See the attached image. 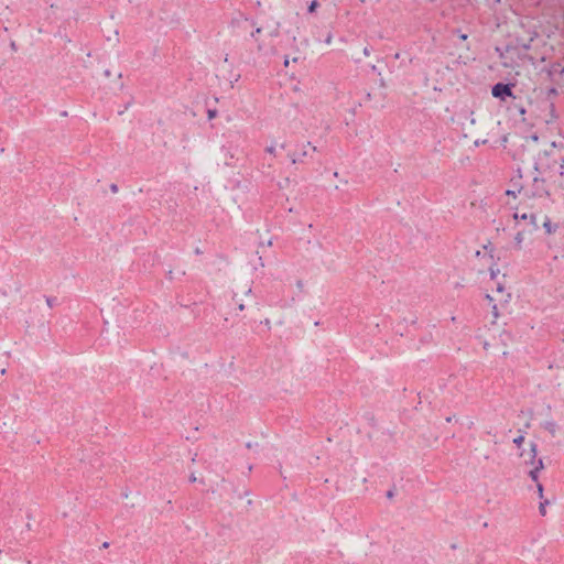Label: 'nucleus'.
<instances>
[{
  "label": "nucleus",
  "instance_id": "f257e3e1",
  "mask_svg": "<svg viewBox=\"0 0 564 564\" xmlns=\"http://www.w3.org/2000/svg\"><path fill=\"white\" fill-rule=\"evenodd\" d=\"M499 269L490 268V278L495 283L491 293H488L486 297L491 303L492 315L495 318L499 316V308L507 306L511 299V293L506 288L505 275H502V281H497Z\"/></svg>",
  "mask_w": 564,
  "mask_h": 564
},
{
  "label": "nucleus",
  "instance_id": "f03ea898",
  "mask_svg": "<svg viewBox=\"0 0 564 564\" xmlns=\"http://www.w3.org/2000/svg\"><path fill=\"white\" fill-rule=\"evenodd\" d=\"M535 32H528V36L525 39H517V41L508 46H506L502 50L497 48L499 52V56L502 59V65L505 67H512L513 66V59L516 56L524 59L532 61L531 57H528L527 55L520 56L521 52H527L531 47V43L535 37Z\"/></svg>",
  "mask_w": 564,
  "mask_h": 564
},
{
  "label": "nucleus",
  "instance_id": "7ed1b4c3",
  "mask_svg": "<svg viewBox=\"0 0 564 564\" xmlns=\"http://www.w3.org/2000/svg\"><path fill=\"white\" fill-rule=\"evenodd\" d=\"M509 339V334L502 330L500 332L498 328H494L485 336L482 345L485 350L490 355L501 354L502 356H506L508 354L507 347Z\"/></svg>",
  "mask_w": 564,
  "mask_h": 564
},
{
  "label": "nucleus",
  "instance_id": "20e7f679",
  "mask_svg": "<svg viewBox=\"0 0 564 564\" xmlns=\"http://www.w3.org/2000/svg\"><path fill=\"white\" fill-rule=\"evenodd\" d=\"M521 457L523 458V462L527 465L531 466V469L529 470V475H530L531 479L536 482V489H538L539 496L542 497L543 487H542V484L538 482V474L540 470L543 469V462L541 458L536 459V445L534 443H532L528 451H523L521 453Z\"/></svg>",
  "mask_w": 564,
  "mask_h": 564
},
{
  "label": "nucleus",
  "instance_id": "39448f33",
  "mask_svg": "<svg viewBox=\"0 0 564 564\" xmlns=\"http://www.w3.org/2000/svg\"><path fill=\"white\" fill-rule=\"evenodd\" d=\"M513 218L518 221L519 226L523 227L527 232L535 231L540 228V215L534 213H523L519 215L514 213Z\"/></svg>",
  "mask_w": 564,
  "mask_h": 564
},
{
  "label": "nucleus",
  "instance_id": "423d86ee",
  "mask_svg": "<svg viewBox=\"0 0 564 564\" xmlns=\"http://www.w3.org/2000/svg\"><path fill=\"white\" fill-rule=\"evenodd\" d=\"M529 140L536 142L538 137L535 134H533L530 138L522 137L517 140V142L514 144L516 149L513 151V158L516 160L524 162L532 156V153L527 150V144L529 143Z\"/></svg>",
  "mask_w": 564,
  "mask_h": 564
},
{
  "label": "nucleus",
  "instance_id": "0eeeda50",
  "mask_svg": "<svg viewBox=\"0 0 564 564\" xmlns=\"http://www.w3.org/2000/svg\"><path fill=\"white\" fill-rule=\"evenodd\" d=\"M514 84L498 83L492 86L491 94L495 98L506 100L507 97H513L511 88Z\"/></svg>",
  "mask_w": 564,
  "mask_h": 564
},
{
  "label": "nucleus",
  "instance_id": "6e6552de",
  "mask_svg": "<svg viewBox=\"0 0 564 564\" xmlns=\"http://www.w3.org/2000/svg\"><path fill=\"white\" fill-rule=\"evenodd\" d=\"M239 26L245 31L249 32L252 39L262 32L260 26H257L256 22L249 19H242L239 21Z\"/></svg>",
  "mask_w": 564,
  "mask_h": 564
},
{
  "label": "nucleus",
  "instance_id": "1a4fd4ad",
  "mask_svg": "<svg viewBox=\"0 0 564 564\" xmlns=\"http://www.w3.org/2000/svg\"><path fill=\"white\" fill-rule=\"evenodd\" d=\"M540 226H542L547 235H552L557 230V225L552 223L546 215H540Z\"/></svg>",
  "mask_w": 564,
  "mask_h": 564
},
{
  "label": "nucleus",
  "instance_id": "9d476101",
  "mask_svg": "<svg viewBox=\"0 0 564 564\" xmlns=\"http://www.w3.org/2000/svg\"><path fill=\"white\" fill-rule=\"evenodd\" d=\"M531 241L527 239V231L521 230L514 237V245L518 250H524Z\"/></svg>",
  "mask_w": 564,
  "mask_h": 564
},
{
  "label": "nucleus",
  "instance_id": "9b49d317",
  "mask_svg": "<svg viewBox=\"0 0 564 564\" xmlns=\"http://www.w3.org/2000/svg\"><path fill=\"white\" fill-rule=\"evenodd\" d=\"M547 76L551 79H554L556 76H564V66H561L560 64H552L547 68Z\"/></svg>",
  "mask_w": 564,
  "mask_h": 564
},
{
  "label": "nucleus",
  "instance_id": "f8f14e48",
  "mask_svg": "<svg viewBox=\"0 0 564 564\" xmlns=\"http://www.w3.org/2000/svg\"><path fill=\"white\" fill-rule=\"evenodd\" d=\"M252 292V289L249 284L236 285L235 296L239 297L240 295L249 296Z\"/></svg>",
  "mask_w": 564,
  "mask_h": 564
},
{
  "label": "nucleus",
  "instance_id": "ddd939ff",
  "mask_svg": "<svg viewBox=\"0 0 564 564\" xmlns=\"http://www.w3.org/2000/svg\"><path fill=\"white\" fill-rule=\"evenodd\" d=\"M295 19V28L293 30H288L286 33L290 35V37L292 39L293 42L296 41L297 39V35H299V30H300V26H299V23H297V13L295 14L294 17Z\"/></svg>",
  "mask_w": 564,
  "mask_h": 564
},
{
  "label": "nucleus",
  "instance_id": "4468645a",
  "mask_svg": "<svg viewBox=\"0 0 564 564\" xmlns=\"http://www.w3.org/2000/svg\"><path fill=\"white\" fill-rule=\"evenodd\" d=\"M278 148L283 149V148H284V144H280V145H279L276 142H272V143L267 148V152H268L269 154H272V155H273V154H275V151H276V149H278Z\"/></svg>",
  "mask_w": 564,
  "mask_h": 564
},
{
  "label": "nucleus",
  "instance_id": "2eb2a0df",
  "mask_svg": "<svg viewBox=\"0 0 564 564\" xmlns=\"http://www.w3.org/2000/svg\"><path fill=\"white\" fill-rule=\"evenodd\" d=\"M317 7H318L317 1H316V0H313V1L310 3V6H308V9H307V10H308V12H310V13H312V12H314V11L316 10V8H317Z\"/></svg>",
  "mask_w": 564,
  "mask_h": 564
},
{
  "label": "nucleus",
  "instance_id": "dca6fc26",
  "mask_svg": "<svg viewBox=\"0 0 564 564\" xmlns=\"http://www.w3.org/2000/svg\"><path fill=\"white\" fill-rule=\"evenodd\" d=\"M522 441H523V436L520 435L513 440V443L517 445H520Z\"/></svg>",
  "mask_w": 564,
  "mask_h": 564
},
{
  "label": "nucleus",
  "instance_id": "f3484780",
  "mask_svg": "<svg viewBox=\"0 0 564 564\" xmlns=\"http://www.w3.org/2000/svg\"><path fill=\"white\" fill-rule=\"evenodd\" d=\"M517 109L521 116L525 113V109L522 106L517 107Z\"/></svg>",
  "mask_w": 564,
  "mask_h": 564
},
{
  "label": "nucleus",
  "instance_id": "a211bd4d",
  "mask_svg": "<svg viewBox=\"0 0 564 564\" xmlns=\"http://www.w3.org/2000/svg\"><path fill=\"white\" fill-rule=\"evenodd\" d=\"M560 174L563 175L564 174V159L562 160L561 162V171H560Z\"/></svg>",
  "mask_w": 564,
  "mask_h": 564
},
{
  "label": "nucleus",
  "instance_id": "6ab92c4d",
  "mask_svg": "<svg viewBox=\"0 0 564 564\" xmlns=\"http://www.w3.org/2000/svg\"><path fill=\"white\" fill-rule=\"evenodd\" d=\"M296 286L299 290H303L304 284L302 281H297Z\"/></svg>",
  "mask_w": 564,
  "mask_h": 564
},
{
  "label": "nucleus",
  "instance_id": "aec40b11",
  "mask_svg": "<svg viewBox=\"0 0 564 564\" xmlns=\"http://www.w3.org/2000/svg\"><path fill=\"white\" fill-rule=\"evenodd\" d=\"M540 511H541L542 514L545 513V506H544V503H540Z\"/></svg>",
  "mask_w": 564,
  "mask_h": 564
},
{
  "label": "nucleus",
  "instance_id": "412c9836",
  "mask_svg": "<svg viewBox=\"0 0 564 564\" xmlns=\"http://www.w3.org/2000/svg\"><path fill=\"white\" fill-rule=\"evenodd\" d=\"M291 160H292V163H296V162H297V160H299V158H297V156H295V155H291Z\"/></svg>",
  "mask_w": 564,
  "mask_h": 564
},
{
  "label": "nucleus",
  "instance_id": "4be33fe9",
  "mask_svg": "<svg viewBox=\"0 0 564 564\" xmlns=\"http://www.w3.org/2000/svg\"><path fill=\"white\" fill-rule=\"evenodd\" d=\"M364 54H365L366 56H369L370 52H369L368 47H365V48H364Z\"/></svg>",
  "mask_w": 564,
  "mask_h": 564
},
{
  "label": "nucleus",
  "instance_id": "5701e85b",
  "mask_svg": "<svg viewBox=\"0 0 564 564\" xmlns=\"http://www.w3.org/2000/svg\"><path fill=\"white\" fill-rule=\"evenodd\" d=\"M238 307H239V310H240V311H242V310L245 308L243 303L239 302V303H238Z\"/></svg>",
  "mask_w": 564,
  "mask_h": 564
},
{
  "label": "nucleus",
  "instance_id": "b1692460",
  "mask_svg": "<svg viewBox=\"0 0 564 564\" xmlns=\"http://www.w3.org/2000/svg\"><path fill=\"white\" fill-rule=\"evenodd\" d=\"M485 142H486L485 140H482V141L477 140V141H475V145L478 147L480 143H485Z\"/></svg>",
  "mask_w": 564,
  "mask_h": 564
},
{
  "label": "nucleus",
  "instance_id": "393cba45",
  "mask_svg": "<svg viewBox=\"0 0 564 564\" xmlns=\"http://www.w3.org/2000/svg\"><path fill=\"white\" fill-rule=\"evenodd\" d=\"M272 36H276L278 35V29H275L272 33H271Z\"/></svg>",
  "mask_w": 564,
  "mask_h": 564
},
{
  "label": "nucleus",
  "instance_id": "a878e982",
  "mask_svg": "<svg viewBox=\"0 0 564 564\" xmlns=\"http://www.w3.org/2000/svg\"><path fill=\"white\" fill-rule=\"evenodd\" d=\"M506 193H507V195H514L513 191H507Z\"/></svg>",
  "mask_w": 564,
  "mask_h": 564
},
{
  "label": "nucleus",
  "instance_id": "bb28decb",
  "mask_svg": "<svg viewBox=\"0 0 564 564\" xmlns=\"http://www.w3.org/2000/svg\"><path fill=\"white\" fill-rule=\"evenodd\" d=\"M264 324H265V326L270 327V321L269 319H265Z\"/></svg>",
  "mask_w": 564,
  "mask_h": 564
},
{
  "label": "nucleus",
  "instance_id": "cd10ccee",
  "mask_svg": "<svg viewBox=\"0 0 564 564\" xmlns=\"http://www.w3.org/2000/svg\"><path fill=\"white\" fill-rule=\"evenodd\" d=\"M460 39H462V40H466V39H467V35H466V34H462V35H460Z\"/></svg>",
  "mask_w": 564,
  "mask_h": 564
},
{
  "label": "nucleus",
  "instance_id": "c85d7f7f",
  "mask_svg": "<svg viewBox=\"0 0 564 564\" xmlns=\"http://www.w3.org/2000/svg\"><path fill=\"white\" fill-rule=\"evenodd\" d=\"M289 63H290V62H289V59H288V58H285V61H284V66H288V65H289Z\"/></svg>",
  "mask_w": 564,
  "mask_h": 564
},
{
  "label": "nucleus",
  "instance_id": "c756f323",
  "mask_svg": "<svg viewBox=\"0 0 564 564\" xmlns=\"http://www.w3.org/2000/svg\"><path fill=\"white\" fill-rule=\"evenodd\" d=\"M262 48H263V47H262V45H261V44H258V50H259V51H262Z\"/></svg>",
  "mask_w": 564,
  "mask_h": 564
}]
</instances>
